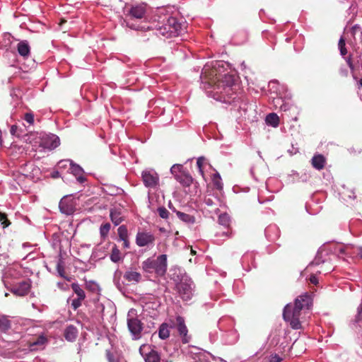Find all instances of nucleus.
Returning <instances> with one entry per match:
<instances>
[{"label":"nucleus","mask_w":362,"mask_h":362,"mask_svg":"<svg viewBox=\"0 0 362 362\" xmlns=\"http://www.w3.org/2000/svg\"><path fill=\"white\" fill-rule=\"evenodd\" d=\"M45 341H46L45 337L40 336V337H38L35 341L30 342V346L33 347L34 346L42 345L45 343Z\"/></svg>","instance_id":"obj_42"},{"label":"nucleus","mask_w":362,"mask_h":362,"mask_svg":"<svg viewBox=\"0 0 362 362\" xmlns=\"http://www.w3.org/2000/svg\"><path fill=\"white\" fill-rule=\"evenodd\" d=\"M266 237L270 240L274 241L279 236V230L276 225H270L265 228Z\"/></svg>","instance_id":"obj_17"},{"label":"nucleus","mask_w":362,"mask_h":362,"mask_svg":"<svg viewBox=\"0 0 362 362\" xmlns=\"http://www.w3.org/2000/svg\"><path fill=\"white\" fill-rule=\"evenodd\" d=\"M274 103L275 105H280L279 108L283 111H286L289 109V105L287 103H284L281 98L274 99Z\"/></svg>","instance_id":"obj_37"},{"label":"nucleus","mask_w":362,"mask_h":362,"mask_svg":"<svg viewBox=\"0 0 362 362\" xmlns=\"http://www.w3.org/2000/svg\"><path fill=\"white\" fill-rule=\"evenodd\" d=\"M165 362H173V361H165Z\"/></svg>","instance_id":"obj_64"},{"label":"nucleus","mask_w":362,"mask_h":362,"mask_svg":"<svg viewBox=\"0 0 362 362\" xmlns=\"http://www.w3.org/2000/svg\"><path fill=\"white\" fill-rule=\"evenodd\" d=\"M71 173L77 176V175H82L83 174V169L78 165L76 164H72L71 163Z\"/></svg>","instance_id":"obj_40"},{"label":"nucleus","mask_w":362,"mask_h":362,"mask_svg":"<svg viewBox=\"0 0 362 362\" xmlns=\"http://www.w3.org/2000/svg\"><path fill=\"white\" fill-rule=\"evenodd\" d=\"M158 336L161 339H166L170 336V330L166 323H163L158 330Z\"/></svg>","instance_id":"obj_28"},{"label":"nucleus","mask_w":362,"mask_h":362,"mask_svg":"<svg viewBox=\"0 0 362 362\" xmlns=\"http://www.w3.org/2000/svg\"><path fill=\"white\" fill-rule=\"evenodd\" d=\"M348 197L351 199H355L356 197L354 192H351V194H349Z\"/></svg>","instance_id":"obj_55"},{"label":"nucleus","mask_w":362,"mask_h":362,"mask_svg":"<svg viewBox=\"0 0 362 362\" xmlns=\"http://www.w3.org/2000/svg\"><path fill=\"white\" fill-rule=\"evenodd\" d=\"M168 207H169L171 210H173V211H175V213H176V211H177L175 209V207L173 206V205L172 204V203H171V202H169V204H168Z\"/></svg>","instance_id":"obj_52"},{"label":"nucleus","mask_w":362,"mask_h":362,"mask_svg":"<svg viewBox=\"0 0 362 362\" xmlns=\"http://www.w3.org/2000/svg\"><path fill=\"white\" fill-rule=\"evenodd\" d=\"M176 288L180 297L183 300H187L191 298L192 295V288L190 284L187 281H182L177 284Z\"/></svg>","instance_id":"obj_15"},{"label":"nucleus","mask_w":362,"mask_h":362,"mask_svg":"<svg viewBox=\"0 0 362 362\" xmlns=\"http://www.w3.org/2000/svg\"><path fill=\"white\" fill-rule=\"evenodd\" d=\"M309 280H310V283L315 284V285L318 283L317 278L315 275H311Z\"/></svg>","instance_id":"obj_49"},{"label":"nucleus","mask_w":362,"mask_h":362,"mask_svg":"<svg viewBox=\"0 0 362 362\" xmlns=\"http://www.w3.org/2000/svg\"><path fill=\"white\" fill-rule=\"evenodd\" d=\"M144 360L146 362H160V356L158 352L156 350L151 349L148 354H146L144 356Z\"/></svg>","instance_id":"obj_24"},{"label":"nucleus","mask_w":362,"mask_h":362,"mask_svg":"<svg viewBox=\"0 0 362 362\" xmlns=\"http://www.w3.org/2000/svg\"><path fill=\"white\" fill-rule=\"evenodd\" d=\"M358 86L359 87H362V78H361L358 81Z\"/></svg>","instance_id":"obj_56"},{"label":"nucleus","mask_w":362,"mask_h":362,"mask_svg":"<svg viewBox=\"0 0 362 362\" xmlns=\"http://www.w3.org/2000/svg\"><path fill=\"white\" fill-rule=\"evenodd\" d=\"M110 217L115 226L119 225L124 221V210L120 207H114L110 209Z\"/></svg>","instance_id":"obj_16"},{"label":"nucleus","mask_w":362,"mask_h":362,"mask_svg":"<svg viewBox=\"0 0 362 362\" xmlns=\"http://www.w3.org/2000/svg\"><path fill=\"white\" fill-rule=\"evenodd\" d=\"M351 33L356 42L362 41V28L358 25H355L351 28Z\"/></svg>","instance_id":"obj_26"},{"label":"nucleus","mask_w":362,"mask_h":362,"mask_svg":"<svg viewBox=\"0 0 362 362\" xmlns=\"http://www.w3.org/2000/svg\"><path fill=\"white\" fill-rule=\"evenodd\" d=\"M66 21H65L64 19H62L60 24H62V23H66Z\"/></svg>","instance_id":"obj_60"},{"label":"nucleus","mask_w":362,"mask_h":362,"mask_svg":"<svg viewBox=\"0 0 362 362\" xmlns=\"http://www.w3.org/2000/svg\"><path fill=\"white\" fill-rule=\"evenodd\" d=\"M31 288V281L30 279L22 281L13 285L10 291L17 296H25L28 294Z\"/></svg>","instance_id":"obj_7"},{"label":"nucleus","mask_w":362,"mask_h":362,"mask_svg":"<svg viewBox=\"0 0 362 362\" xmlns=\"http://www.w3.org/2000/svg\"><path fill=\"white\" fill-rule=\"evenodd\" d=\"M229 234V229L228 228L227 232H223V235H228Z\"/></svg>","instance_id":"obj_57"},{"label":"nucleus","mask_w":362,"mask_h":362,"mask_svg":"<svg viewBox=\"0 0 362 362\" xmlns=\"http://www.w3.org/2000/svg\"><path fill=\"white\" fill-rule=\"evenodd\" d=\"M339 49L340 50V54L342 56H345L347 54V50L345 47V40L343 37H341L338 43Z\"/></svg>","instance_id":"obj_39"},{"label":"nucleus","mask_w":362,"mask_h":362,"mask_svg":"<svg viewBox=\"0 0 362 362\" xmlns=\"http://www.w3.org/2000/svg\"><path fill=\"white\" fill-rule=\"evenodd\" d=\"M217 211H218V208H216V209H215V211H216V212Z\"/></svg>","instance_id":"obj_62"},{"label":"nucleus","mask_w":362,"mask_h":362,"mask_svg":"<svg viewBox=\"0 0 362 362\" xmlns=\"http://www.w3.org/2000/svg\"><path fill=\"white\" fill-rule=\"evenodd\" d=\"M168 268L167 255H160L156 259L148 258L142 262V269L148 273L155 272L158 276H163Z\"/></svg>","instance_id":"obj_4"},{"label":"nucleus","mask_w":362,"mask_h":362,"mask_svg":"<svg viewBox=\"0 0 362 362\" xmlns=\"http://www.w3.org/2000/svg\"><path fill=\"white\" fill-rule=\"evenodd\" d=\"M127 11V19L125 20L127 26L132 29L138 30L139 27L132 23L130 21L134 19L140 20L144 18L146 13V4H139L132 6Z\"/></svg>","instance_id":"obj_5"},{"label":"nucleus","mask_w":362,"mask_h":362,"mask_svg":"<svg viewBox=\"0 0 362 362\" xmlns=\"http://www.w3.org/2000/svg\"><path fill=\"white\" fill-rule=\"evenodd\" d=\"M60 144L59 137L55 134H45L40 137V146L44 148L52 150Z\"/></svg>","instance_id":"obj_8"},{"label":"nucleus","mask_w":362,"mask_h":362,"mask_svg":"<svg viewBox=\"0 0 362 362\" xmlns=\"http://www.w3.org/2000/svg\"><path fill=\"white\" fill-rule=\"evenodd\" d=\"M192 254H195V252L194 250H192Z\"/></svg>","instance_id":"obj_63"},{"label":"nucleus","mask_w":362,"mask_h":362,"mask_svg":"<svg viewBox=\"0 0 362 362\" xmlns=\"http://www.w3.org/2000/svg\"><path fill=\"white\" fill-rule=\"evenodd\" d=\"M23 118L29 124V126H33L35 123V117L32 112H25Z\"/></svg>","instance_id":"obj_36"},{"label":"nucleus","mask_w":362,"mask_h":362,"mask_svg":"<svg viewBox=\"0 0 362 362\" xmlns=\"http://www.w3.org/2000/svg\"><path fill=\"white\" fill-rule=\"evenodd\" d=\"M107 358L109 362H118L116 360H115L113 355L110 351L107 352Z\"/></svg>","instance_id":"obj_48"},{"label":"nucleus","mask_w":362,"mask_h":362,"mask_svg":"<svg viewBox=\"0 0 362 362\" xmlns=\"http://www.w3.org/2000/svg\"><path fill=\"white\" fill-rule=\"evenodd\" d=\"M58 174H59V173H58V172H56V174H54V175H53V177H57V176L58 175Z\"/></svg>","instance_id":"obj_61"},{"label":"nucleus","mask_w":362,"mask_h":362,"mask_svg":"<svg viewBox=\"0 0 362 362\" xmlns=\"http://www.w3.org/2000/svg\"><path fill=\"white\" fill-rule=\"evenodd\" d=\"M158 213L160 217L164 219L168 218L170 214L169 211L163 206L158 209Z\"/></svg>","instance_id":"obj_41"},{"label":"nucleus","mask_w":362,"mask_h":362,"mask_svg":"<svg viewBox=\"0 0 362 362\" xmlns=\"http://www.w3.org/2000/svg\"><path fill=\"white\" fill-rule=\"evenodd\" d=\"M259 117H260V115H259V117L256 115V116L255 117V121H257V120L259 119Z\"/></svg>","instance_id":"obj_58"},{"label":"nucleus","mask_w":362,"mask_h":362,"mask_svg":"<svg viewBox=\"0 0 362 362\" xmlns=\"http://www.w3.org/2000/svg\"><path fill=\"white\" fill-rule=\"evenodd\" d=\"M156 238L148 232H138L136 236V243L139 247L153 245Z\"/></svg>","instance_id":"obj_12"},{"label":"nucleus","mask_w":362,"mask_h":362,"mask_svg":"<svg viewBox=\"0 0 362 362\" xmlns=\"http://www.w3.org/2000/svg\"><path fill=\"white\" fill-rule=\"evenodd\" d=\"M78 331L74 325L68 326L64 330V337L69 341H73L77 337Z\"/></svg>","instance_id":"obj_20"},{"label":"nucleus","mask_w":362,"mask_h":362,"mask_svg":"<svg viewBox=\"0 0 362 362\" xmlns=\"http://www.w3.org/2000/svg\"><path fill=\"white\" fill-rule=\"evenodd\" d=\"M175 179L183 187H189L193 182L192 177L187 171H185L183 173L180 174V175H177V177H175Z\"/></svg>","instance_id":"obj_18"},{"label":"nucleus","mask_w":362,"mask_h":362,"mask_svg":"<svg viewBox=\"0 0 362 362\" xmlns=\"http://www.w3.org/2000/svg\"><path fill=\"white\" fill-rule=\"evenodd\" d=\"M349 67L352 69H353V66H352V64L349 62Z\"/></svg>","instance_id":"obj_59"},{"label":"nucleus","mask_w":362,"mask_h":362,"mask_svg":"<svg viewBox=\"0 0 362 362\" xmlns=\"http://www.w3.org/2000/svg\"><path fill=\"white\" fill-rule=\"evenodd\" d=\"M218 223L226 228H228L230 226V218L228 214L224 213L218 216Z\"/></svg>","instance_id":"obj_31"},{"label":"nucleus","mask_w":362,"mask_h":362,"mask_svg":"<svg viewBox=\"0 0 362 362\" xmlns=\"http://www.w3.org/2000/svg\"><path fill=\"white\" fill-rule=\"evenodd\" d=\"M142 180L146 187L156 189L159 185L158 174L151 170H144L142 173Z\"/></svg>","instance_id":"obj_6"},{"label":"nucleus","mask_w":362,"mask_h":362,"mask_svg":"<svg viewBox=\"0 0 362 362\" xmlns=\"http://www.w3.org/2000/svg\"><path fill=\"white\" fill-rule=\"evenodd\" d=\"M226 71L224 64L217 62L209 74L205 69L204 83L208 86L205 88L209 89L207 93L216 100L230 103L234 98L233 96L238 90V84L236 83L235 75Z\"/></svg>","instance_id":"obj_1"},{"label":"nucleus","mask_w":362,"mask_h":362,"mask_svg":"<svg viewBox=\"0 0 362 362\" xmlns=\"http://www.w3.org/2000/svg\"><path fill=\"white\" fill-rule=\"evenodd\" d=\"M212 182L214 187L218 190H221L223 189V183L221 182V177L220 175L216 173L213 175Z\"/></svg>","instance_id":"obj_32"},{"label":"nucleus","mask_w":362,"mask_h":362,"mask_svg":"<svg viewBox=\"0 0 362 362\" xmlns=\"http://www.w3.org/2000/svg\"><path fill=\"white\" fill-rule=\"evenodd\" d=\"M325 158L321 155H315L312 158V165L317 170H322L325 167Z\"/></svg>","instance_id":"obj_19"},{"label":"nucleus","mask_w":362,"mask_h":362,"mask_svg":"<svg viewBox=\"0 0 362 362\" xmlns=\"http://www.w3.org/2000/svg\"><path fill=\"white\" fill-rule=\"evenodd\" d=\"M124 278L129 282L134 281L138 283L141 279V275L137 272L127 271L124 273Z\"/></svg>","instance_id":"obj_23"},{"label":"nucleus","mask_w":362,"mask_h":362,"mask_svg":"<svg viewBox=\"0 0 362 362\" xmlns=\"http://www.w3.org/2000/svg\"><path fill=\"white\" fill-rule=\"evenodd\" d=\"M205 158L204 157H199L197 160V165L199 168V171L200 174L204 176V170L202 169V166L204 164Z\"/></svg>","instance_id":"obj_43"},{"label":"nucleus","mask_w":362,"mask_h":362,"mask_svg":"<svg viewBox=\"0 0 362 362\" xmlns=\"http://www.w3.org/2000/svg\"><path fill=\"white\" fill-rule=\"evenodd\" d=\"M275 84H277V81H272L269 82V86H272V88H274V86Z\"/></svg>","instance_id":"obj_53"},{"label":"nucleus","mask_w":362,"mask_h":362,"mask_svg":"<svg viewBox=\"0 0 362 362\" xmlns=\"http://www.w3.org/2000/svg\"><path fill=\"white\" fill-rule=\"evenodd\" d=\"M265 122L268 126L276 128L279 124V117L274 112L269 113L265 117Z\"/></svg>","instance_id":"obj_22"},{"label":"nucleus","mask_w":362,"mask_h":362,"mask_svg":"<svg viewBox=\"0 0 362 362\" xmlns=\"http://www.w3.org/2000/svg\"><path fill=\"white\" fill-rule=\"evenodd\" d=\"M71 286L73 291L77 295L79 300L85 299V298H86L85 292L78 284L73 283Z\"/></svg>","instance_id":"obj_29"},{"label":"nucleus","mask_w":362,"mask_h":362,"mask_svg":"<svg viewBox=\"0 0 362 362\" xmlns=\"http://www.w3.org/2000/svg\"><path fill=\"white\" fill-rule=\"evenodd\" d=\"M354 246L351 244H337L334 245L331 251L339 257H351L354 255Z\"/></svg>","instance_id":"obj_11"},{"label":"nucleus","mask_w":362,"mask_h":362,"mask_svg":"<svg viewBox=\"0 0 362 362\" xmlns=\"http://www.w3.org/2000/svg\"><path fill=\"white\" fill-rule=\"evenodd\" d=\"M127 327L134 339L141 338L143 324L137 317H129L127 319Z\"/></svg>","instance_id":"obj_9"},{"label":"nucleus","mask_w":362,"mask_h":362,"mask_svg":"<svg viewBox=\"0 0 362 362\" xmlns=\"http://www.w3.org/2000/svg\"><path fill=\"white\" fill-rule=\"evenodd\" d=\"M307 312L295 304L293 305L287 304L284 309L283 317L285 321L289 323L291 328L299 329L302 328V314H305Z\"/></svg>","instance_id":"obj_3"},{"label":"nucleus","mask_w":362,"mask_h":362,"mask_svg":"<svg viewBox=\"0 0 362 362\" xmlns=\"http://www.w3.org/2000/svg\"><path fill=\"white\" fill-rule=\"evenodd\" d=\"M176 214L177 217L185 223H194L195 222V218L193 216L181 211H176Z\"/></svg>","instance_id":"obj_27"},{"label":"nucleus","mask_w":362,"mask_h":362,"mask_svg":"<svg viewBox=\"0 0 362 362\" xmlns=\"http://www.w3.org/2000/svg\"><path fill=\"white\" fill-rule=\"evenodd\" d=\"M123 242V247L124 248H129L130 243L128 238L124 239L122 240Z\"/></svg>","instance_id":"obj_50"},{"label":"nucleus","mask_w":362,"mask_h":362,"mask_svg":"<svg viewBox=\"0 0 362 362\" xmlns=\"http://www.w3.org/2000/svg\"><path fill=\"white\" fill-rule=\"evenodd\" d=\"M281 358H280L276 354L272 355L269 360V362H281Z\"/></svg>","instance_id":"obj_46"},{"label":"nucleus","mask_w":362,"mask_h":362,"mask_svg":"<svg viewBox=\"0 0 362 362\" xmlns=\"http://www.w3.org/2000/svg\"><path fill=\"white\" fill-rule=\"evenodd\" d=\"M19 54L23 57H28L30 54V46L25 40L21 41L17 46Z\"/></svg>","instance_id":"obj_21"},{"label":"nucleus","mask_w":362,"mask_h":362,"mask_svg":"<svg viewBox=\"0 0 362 362\" xmlns=\"http://www.w3.org/2000/svg\"><path fill=\"white\" fill-rule=\"evenodd\" d=\"M110 258L115 263L119 262L122 258V253L116 245L112 248Z\"/></svg>","instance_id":"obj_25"},{"label":"nucleus","mask_w":362,"mask_h":362,"mask_svg":"<svg viewBox=\"0 0 362 362\" xmlns=\"http://www.w3.org/2000/svg\"><path fill=\"white\" fill-rule=\"evenodd\" d=\"M11 321L5 315L0 317V329L6 332L11 328Z\"/></svg>","instance_id":"obj_30"},{"label":"nucleus","mask_w":362,"mask_h":362,"mask_svg":"<svg viewBox=\"0 0 362 362\" xmlns=\"http://www.w3.org/2000/svg\"><path fill=\"white\" fill-rule=\"evenodd\" d=\"M176 323L177 331L182 338V342L183 344L189 343L190 337L187 335L188 329L185 325L184 318L181 316H177L176 317Z\"/></svg>","instance_id":"obj_14"},{"label":"nucleus","mask_w":362,"mask_h":362,"mask_svg":"<svg viewBox=\"0 0 362 362\" xmlns=\"http://www.w3.org/2000/svg\"><path fill=\"white\" fill-rule=\"evenodd\" d=\"M110 227H111V226H110V223H105L104 224H102L100 228V236L103 238H105L107 235V234L109 233Z\"/></svg>","instance_id":"obj_35"},{"label":"nucleus","mask_w":362,"mask_h":362,"mask_svg":"<svg viewBox=\"0 0 362 362\" xmlns=\"http://www.w3.org/2000/svg\"><path fill=\"white\" fill-rule=\"evenodd\" d=\"M83 300H79L78 298H76V299H74L71 302V307L73 308V309L74 310H76V309H78L81 305V302L83 301Z\"/></svg>","instance_id":"obj_44"},{"label":"nucleus","mask_w":362,"mask_h":362,"mask_svg":"<svg viewBox=\"0 0 362 362\" xmlns=\"http://www.w3.org/2000/svg\"><path fill=\"white\" fill-rule=\"evenodd\" d=\"M358 255L361 257V258H362V247H358Z\"/></svg>","instance_id":"obj_54"},{"label":"nucleus","mask_w":362,"mask_h":362,"mask_svg":"<svg viewBox=\"0 0 362 362\" xmlns=\"http://www.w3.org/2000/svg\"><path fill=\"white\" fill-rule=\"evenodd\" d=\"M18 127L16 125H12L10 129V132L12 135H16L17 136H20L19 134H17Z\"/></svg>","instance_id":"obj_47"},{"label":"nucleus","mask_w":362,"mask_h":362,"mask_svg":"<svg viewBox=\"0 0 362 362\" xmlns=\"http://www.w3.org/2000/svg\"><path fill=\"white\" fill-rule=\"evenodd\" d=\"M0 222L3 226V228H5L11 225L10 221L7 218L6 214L0 211Z\"/></svg>","instance_id":"obj_38"},{"label":"nucleus","mask_w":362,"mask_h":362,"mask_svg":"<svg viewBox=\"0 0 362 362\" xmlns=\"http://www.w3.org/2000/svg\"><path fill=\"white\" fill-rule=\"evenodd\" d=\"M59 207L62 213L71 215L75 211L76 203L73 198L65 196L60 200Z\"/></svg>","instance_id":"obj_10"},{"label":"nucleus","mask_w":362,"mask_h":362,"mask_svg":"<svg viewBox=\"0 0 362 362\" xmlns=\"http://www.w3.org/2000/svg\"><path fill=\"white\" fill-rule=\"evenodd\" d=\"M294 304L308 311L313 305V296L310 293L305 292L296 298Z\"/></svg>","instance_id":"obj_13"},{"label":"nucleus","mask_w":362,"mask_h":362,"mask_svg":"<svg viewBox=\"0 0 362 362\" xmlns=\"http://www.w3.org/2000/svg\"><path fill=\"white\" fill-rule=\"evenodd\" d=\"M158 34L167 38L178 36L182 31V25L176 18L168 17L156 25Z\"/></svg>","instance_id":"obj_2"},{"label":"nucleus","mask_w":362,"mask_h":362,"mask_svg":"<svg viewBox=\"0 0 362 362\" xmlns=\"http://www.w3.org/2000/svg\"><path fill=\"white\" fill-rule=\"evenodd\" d=\"M204 203L210 207H212L214 206H216V204L215 203L214 199L211 197H206L204 199Z\"/></svg>","instance_id":"obj_45"},{"label":"nucleus","mask_w":362,"mask_h":362,"mask_svg":"<svg viewBox=\"0 0 362 362\" xmlns=\"http://www.w3.org/2000/svg\"><path fill=\"white\" fill-rule=\"evenodd\" d=\"M185 169L182 165L180 164H175L170 168L171 173L174 175L175 178L177 177V175H180V174L185 172Z\"/></svg>","instance_id":"obj_33"},{"label":"nucleus","mask_w":362,"mask_h":362,"mask_svg":"<svg viewBox=\"0 0 362 362\" xmlns=\"http://www.w3.org/2000/svg\"><path fill=\"white\" fill-rule=\"evenodd\" d=\"M78 177H77V180L80 182V183H83L86 179L85 177L83 176V174L82 175H77Z\"/></svg>","instance_id":"obj_51"},{"label":"nucleus","mask_w":362,"mask_h":362,"mask_svg":"<svg viewBox=\"0 0 362 362\" xmlns=\"http://www.w3.org/2000/svg\"><path fill=\"white\" fill-rule=\"evenodd\" d=\"M117 233L119 236V239L122 240L124 239L128 238V230L127 228L124 225L120 226L117 229Z\"/></svg>","instance_id":"obj_34"}]
</instances>
